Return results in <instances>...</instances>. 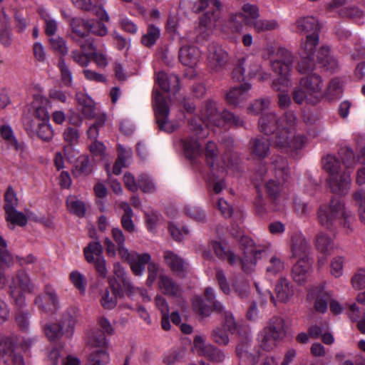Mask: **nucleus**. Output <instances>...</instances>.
<instances>
[{
	"label": "nucleus",
	"instance_id": "1",
	"mask_svg": "<svg viewBox=\"0 0 365 365\" xmlns=\"http://www.w3.org/2000/svg\"><path fill=\"white\" fill-rule=\"evenodd\" d=\"M239 244L242 252L241 258H237L233 252L226 250L218 242L212 241L210 245L219 258L226 259L231 265L240 264L245 272H254L258 258L257 255L264 252V250L259 245H257L252 239L246 235L241 236Z\"/></svg>",
	"mask_w": 365,
	"mask_h": 365
},
{
	"label": "nucleus",
	"instance_id": "2",
	"mask_svg": "<svg viewBox=\"0 0 365 365\" xmlns=\"http://www.w3.org/2000/svg\"><path fill=\"white\" fill-rule=\"evenodd\" d=\"M293 63V56L284 48H278L274 58L270 60L272 71L280 76L277 80L272 82V87L276 91H282L278 94V105L281 108H286L291 103L289 96L284 92L283 88L288 86L287 76L291 72Z\"/></svg>",
	"mask_w": 365,
	"mask_h": 365
},
{
	"label": "nucleus",
	"instance_id": "3",
	"mask_svg": "<svg viewBox=\"0 0 365 365\" xmlns=\"http://www.w3.org/2000/svg\"><path fill=\"white\" fill-rule=\"evenodd\" d=\"M319 224L327 230H333L339 224L346 233L352 231L350 214L346 210L344 203L338 198L331 199L329 205H322L317 212Z\"/></svg>",
	"mask_w": 365,
	"mask_h": 365
},
{
	"label": "nucleus",
	"instance_id": "4",
	"mask_svg": "<svg viewBox=\"0 0 365 365\" xmlns=\"http://www.w3.org/2000/svg\"><path fill=\"white\" fill-rule=\"evenodd\" d=\"M200 115L203 123L217 127L229 123L235 127H242L244 121L232 113L224 110L220 112L217 107V102L212 99H207L202 102L200 109Z\"/></svg>",
	"mask_w": 365,
	"mask_h": 365
},
{
	"label": "nucleus",
	"instance_id": "5",
	"mask_svg": "<svg viewBox=\"0 0 365 365\" xmlns=\"http://www.w3.org/2000/svg\"><path fill=\"white\" fill-rule=\"evenodd\" d=\"M212 11L203 14L199 19L198 32L202 38H207L215 26V22L220 18L222 4L219 0H197L192 6L193 12L198 14L208 6Z\"/></svg>",
	"mask_w": 365,
	"mask_h": 365
},
{
	"label": "nucleus",
	"instance_id": "6",
	"mask_svg": "<svg viewBox=\"0 0 365 365\" xmlns=\"http://www.w3.org/2000/svg\"><path fill=\"white\" fill-rule=\"evenodd\" d=\"M292 258L297 259L292 267L293 274H306L310 271L313 259L312 247L304 237L294 235L291 238Z\"/></svg>",
	"mask_w": 365,
	"mask_h": 365
},
{
	"label": "nucleus",
	"instance_id": "7",
	"mask_svg": "<svg viewBox=\"0 0 365 365\" xmlns=\"http://www.w3.org/2000/svg\"><path fill=\"white\" fill-rule=\"evenodd\" d=\"M109 288L101 293L100 303L105 309H113L118 304V297L124 293L130 294L132 284L126 275H111L108 278Z\"/></svg>",
	"mask_w": 365,
	"mask_h": 365
},
{
	"label": "nucleus",
	"instance_id": "8",
	"mask_svg": "<svg viewBox=\"0 0 365 365\" xmlns=\"http://www.w3.org/2000/svg\"><path fill=\"white\" fill-rule=\"evenodd\" d=\"M214 310L224 317L221 326L215 327L211 333V339L220 346H226L230 342V334H232L237 330V322L232 313L226 310L222 304L220 302L214 303Z\"/></svg>",
	"mask_w": 365,
	"mask_h": 365
},
{
	"label": "nucleus",
	"instance_id": "9",
	"mask_svg": "<svg viewBox=\"0 0 365 365\" xmlns=\"http://www.w3.org/2000/svg\"><path fill=\"white\" fill-rule=\"evenodd\" d=\"M8 283L10 294L15 304L21 307L24 304L26 292L34 290L35 286L30 282L29 275H0V288L6 287Z\"/></svg>",
	"mask_w": 365,
	"mask_h": 365
},
{
	"label": "nucleus",
	"instance_id": "10",
	"mask_svg": "<svg viewBox=\"0 0 365 365\" xmlns=\"http://www.w3.org/2000/svg\"><path fill=\"white\" fill-rule=\"evenodd\" d=\"M272 165L276 180H269L265 189L269 197L276 200L280 195L282 184L289 178V170L287 160L281 156L275 157Z\"/></svg>",
	"mask_w": 365,
	"mask_h": 365
},
{
	"label": "nucleus",
	"instance_id": "11",
	"mask_svg": "<svg viewBox=\"0 0 365 365\" xmlns=\"http://www.w3.org/2000/svg\"><path fill=\"white\" fill-rule=\"evenodd\" d=\"M87 344L93 349L88 356L91 365H106L110 361V356L106 350L108 340L103 333L100 331L90 332Z\"/></svg>",
	"mask_w": 365,
	"mask_h": 365
},
{
	"label": "nucleus",
	"instance_id": "12",
	"mask_svg": "<svg viewBox=\"0 0 365 365\" xmlns=\"http://www.w3.org/2000/svg\"><path fill=\"white\" fill-rule=\"evenodd\" d=\"M307 298L310 301H314V307L318 312L325 313L328 308V302L334 314H340L344 310V307L339 302L331 299V293L325 289L324 285L312 287L309 291Z\"/></svg>",
	"mask_w": 365,
	"mask_h": 365
},
{
	"label": "nucleus",
	"instance_id": "13",
	"mask_svg": "<svg viewBox=\"0 0 365 365\" xmlns=\"http://www.w3.org/2000/svg\"><path fill=\"white\" fill-rule=\"evenodd\" d=\"M153 96L154 113L158 129L168 133L175 131L179 124L168 120L170 108L165 97L159 91H154Z\"/></svg>",
	"mask_w": 365,
	"mask_h": 365
},
{
	"label": "nucleus",
	"instance_id": "14",
	"mask_svg": "<svg viewBox=\"0 0 365 365\" xmlns=\"http://www.w3.org/2000/svg\"><path fill=\"white\" fill-rule=\"evenodd\" d=\"M15 336L0 337V360L5 365H25L23 356L16 352Z\"/></svg>",
	"mask_w": 365,
	"mask_h": 365
},
{
	"label": "nucleus",
	"instance_id": "15",
	"mask_svg": "<svg viewBox=\"0 0 365 365\" xmlns=\"http://www.w3.org/2000/svg\"><path fill=\"white\" fill-rule=\"evenodd\" d=\"M217 282L221 290L226 294L232 290L241 298L247 297L250 291V283L244 275H217Z\"/></svg>",
	"mask_w": 365,
	"mask_h": 365
},
{
	"label": "nucleus",
	"instance_id": "16",
	"mask_svg": "<svg viewBox=\"0 0 365 365\" xmlns=\"http://www.w3.org/2000/svg\"><path fill=\"white\" fill-rule=\"evenodd\" d=\"M193 349L198 355L207 358L213 363H221L225 359V354L223 351L210 343L206 342L205 339L200 335L195 336L193 339Z\"/></svg>",
	"mask_w": 365,
	"mask_h": 365
},
{
	"label": "nucleus",
	"instance_id": "17",
	"mask_svg": "<svg viewBox=\"0 0 365 365\" xmlns=\"http://www.w3.org/2000/svg\"><path fill=\"white\" fill-rule=\"evenodd\" d=\"M258 126L259 131L264 135H274V142L277 135H282L284 131V128L281 130V118L272 112L263 114L259 119Z\"/></svg>",
	"mask_w": 365,
	"mask_h": 365
},
{
	"label": "nucleus",
	"instance_id": "18",
	"mask_svg": "<svg viewBox=\"0 0 365 365\" xmlns=\"http://www.w3.org/2000/svg\"><path fill=\"white\" fill-rule=\"evenodd\" d=\"M87 262H93L99 274L106 272V261L102 256L103 247L98 241L91 242L83 250Z\"/></svg>",
	"mask_w": 365,
	"mask_h": 365
},
{
	"label": "nucleus",
	"instance_id": "19",
	"mask_svg": "<svg viewBox=\"0 0 365 365\" xmlns=\"http://www.w3.org/2000/svg\"><path fill=\"white\" fill-rule=\"evenodd\" d=\"M34 304L41 313H53L58 308V300L53 288L46 285L44 294L38 295L35 299Z\"/></svg>",
	"mask_w": 365,
	"mask_h": 365
},
{
	"label": "nucleus",
	"instance_id": "20",
	"mask_svg": "<svg viewBox=\"0 0 365 365\" xmlns=\"http://www.w3.org/2000/svg\"><path fill=\"white\" fill-rule=\"evenodd\" d=\"M148 264L149 274H156L159 272L158 264L151 261V257L148 253L138 254L133 252L129 265L135 274H140L144 270L145 265Z\"/></svg>",
	"mask_w": 365,
	"mask_h": 365
},
{
	"label": "nucleus",
	"instance_id": "21",
	"mask_svg": "<svg viewBox=\"0 0 365 365\" xmlns=\"http://www.w3.org/2000/svg\"><path fill=\"white\" fill-rule=\"evenodd\" d=\"M331 192L345 195L348 193L351 187V173L349 171H344L339 177L336 175L329 177L327 180Z\"/></svg>",
	"mask_w": 365,
	"mask_h": 365
},
{
	"label": "nucleus",
	"instance_id": "22",
	"mask_svg": "<svg viewBox=\"0 0 365 365\" xmlns=\"http://www.w3.org/2000/svg\"><path fill=\"white\" fill-rule=\"evenodd\" d=\"M292 132L288 133V130L283 131V135H277L274 144L279 148H287L294 151L302 149L305 145V138L303 135H294L292 138Z\"/></svg>",
	"mask_w": 365,
	"mask_h": 365
},
{
	"label": "nucleus",
	"instance_id": "23",
	"mask_svg": "<svg viewBox=\"0 0 365 365\" xmlns=\"http://www.w3.org/2000/svg\"><path fill=\"white\" fill-rule=\"evenodd\" d=\"M207 59L210 66L217 71L227 63L228 54L220 46L213 43L209 46Z\"/></svg>",
	"mask_w": 365,
	"mask_h": 365
},
{
	"label": "nucleus",
	"instance_id": "24",
	"mask_svg": "<svg viewBox=\"0 0 365 365\" xmlns=\"http://www.w3.org/2000/svg\"><path fill=\"white\" fill-rule=\"evenodd\" d=\"M155 81L159 87L168 93L175 94L180 88L179 78L173 73L168 74L164 71H160L156 73Z\"/></svg>",
	"mask_w": 365,
	"mask_h": 365
},
{
	"label": "nucleus",
	"instance_id": "25",
	"mask_svg": "<svg viewBox=\"0 0 365 365\" xmlns=\"http://www.w3.org/2000/svg\"><path fill=\"white\" fill-rule=\"evenodd\" d=\"M297 33L299 34H319L320 26L319 21L312 16H301L295 21Z\"/></svg>",
	"mask_w": 365,
	"mask_h": 365
},
{
	"label": "nucleus",
	"instance_id": "26",
	"mask_svg": "<svg viewBox=\"0 0 365 365\" xmlns=\"http://www.w3.org/2000/svg\"><path fill=\"white\" fill-rule=\"evenodd\" d=\"M250 153L253 158L264 159L269 151V142L262 138L256 137L250 140Z\"/></svg>",
	"mask_w": 365,
	"mask_h": 365
},
{
	"label": "nucleus",
	"instance_id": "27",
	"mask_svg": "<svg viewBox=\"0 0 365 365\" xmlns=\"http://www.w3.org/2000/svg\"><path fill=\"white\" fill-rule=\"evenodd\" d=\"M251 86L248 83L241 84L239 86L233 87L225 94V101L230 106H237L247 97V93Z\"/></svg>",
	"mask_w": 365,
	"mask_h": 365
},
{
	"label": "nucleus",
	"instance_id": "28",
	"mask_svg": "<svg viewBox=\"0 0 365 365\" xmlns=\"http://www.w3.org/2000/svg\"><path fill=\"white\" fill-rule=\"evenodd\" d=\"M242 11L245 13L246 17L242 14H236L230 16V21L233 23H237L234 28L235 31H238L241 27V23L245 20L246 18H250L251 19H247V22L250 21H254L259 16V10L256 5H252L250 4H244L242 7Z\"/></svg>",
	"mask_w": 365,
	"mask_h": 365
},
{
	"label": "nucleus",
	"instance_id": "29",
	"mask_svg": "<svg viewBox=\"0 0 365 365\" xmlns=\"http://www.w3.org/2000/svg\"><path fill=\"white\" fill-rule=\"evenodd\" d=\"M164 259L165 263L175 272H188L190 265L182 257L175 255L171 251L164 252Z\"/></svg>",
	"mask_w": 365,
	"mask_h": 365
},
{
	"label": "nucleus",
	"instance_id": "30",
	"mask_svg": "<svg viewBox=\"0 0 365 365\" xmlns=\"http://www.w3.org/2000/svg\"><path fill=\"white\" fill-rule=\"evenodd\" d=\"M268 334L282 340L287 334V327L284 320L280 317H273L268 322V325L263 329Z\"/></svg>",
	"mask_w": 365,
	"mask_h": 365
},
{
	"label": "nucleus",
	"instance_id": "31",
	"mask_svg": "<svg viewBox=\"0 0 365 365\" xmlns=\"http://www.w3.org/2000/svg\"><path fill=\"white\" fill-rule=\"evenodd\" d=\"M76 100L79 106L80 110L86 118H95V103L93 101L82 92L76 93Z\"/></svg>",
	"mask_w": 365,
	"mask_h": 365
},
{
	"label": "nucleus",
	"instance_id": "32",
	"mask_svg": "<svg viewBox=\"0 0 365 365\" xmlns=\"http://www.w3.org/2000/svg\"><path fill=\"white\" fill-rule=\"evenodd\" d=\"M301 86H304L310 96L319 94L322 88L321 76L317 73L307 75L300 79Z\"/></svg>",
	"mask_w": 365,
	"mask_h": 365
},
{
	"label": "nucleus",
	"instance_id": "33",
	"mask_svg": "<svg viewBox=\"0 0 365 365\" xmlns=\"http://www.w3.org/2000/svg\"><path fill=\"white\" fill-rule=\"evenodd\" d=\"M319 43V34L307 35L301 40L300 56L314 57Z\"/></svg>",
	"mask_w": 365,
	"mask_h": 365
},
{
	"label": "nucleus",
	"instance_id": "34",
	"mask_svg": "<svg viewBox=\"0 0 365 365\" xmlns=\"http://www.w3.org/2000/svg\"><path fill=\"white\" fill-rule=\"evenodd\" d=\"M199 57V51L195 47L184 46L180 49L179 59L180 62L185 66L193 67L195 65H196Z\"/></svg>",
	"mask_w": 365,
	"mask_h": 365
},
{
	"label": "nucleus",
	"instance_id": "35",
	"mask_svg": "<svg viewBox=\"0 0 365 365\" xmlns=\"http://www.w3.org/2000/svg\"><path fill=\"white\" fill-rule=\"evenodd\" d=\"M317 61L328 71H334L338 66L337 61L329 55V48L327 46H322L317 56Z\"/></svg>",
	"mask_w": 365,
	"mask_h": 365
},
{
	"label": "nucleus",
	"instance_id": "36",
	"mask_svg": "<svg viewBox=\"0 0 365 365\" xmlns=\"http://www.w3.org/2000/svg\"><path fill=\"white\" fill-rule=\"evenodd\" d=\"M275 292L279 302H287L293 296L294 290L288 280L282 277L275 286Z\"/></svg>",
	"mask_w": 365,
	"mask_h": 365
},
{
	"label": "nucleus",
	"instance_id": "37",
	"mask_svg": "<svg viewBox=\"0 0 365 365\" xmlns=\"http://www.w3.org/2000/svg\"><path fill=\"white\" fill-rule=\"evenodd\" d=\"M0 133L1 138L4 140L9 148H12L16 151H23L24 149V144L19 143L15 136L14 135L13 130L9 125H3L0 128Z\"/></svg>",
	"mask_w": 365,
	"mask_h": 365
},
{
	"label": "nucleus",
	"instance_id": "38",
	"mask_svg": "<svg viewBox=\"0 0 365 365\" xmlns=\"http://www.w3.org/2000/svg\"><path fill=\"white\" fill-rule=\"evenodd\" d=\"M79 137L78 130L75 128L68 127L64 130L63 139L67 143L63 149L65 155L68 156L73 152V146L78 143Z\"/></svg>",
	"mask_w": 365,
	"mask_h": 365
},
{
	"label": "nucleus",
	"instance_id": "39",
	"mask_svg": "<svg viewBox=\"0 0 365 365\" xmlns=\"http://www.w3.org/2000/svg\"><path fill=\"white\" fill-rule=\"evenodd\" d=\"M315 246L317 250L324 255H329L334 250L332 239L324 232H319L316 235Z\"/></svg>",
	"mask_w": 365,
	"mask_h": 365
},
{
	"label": "nucleus",
	"instance_id": "40",
	"mask_svg": "<svg viewBox=\"0 0 365 365\" xmlns=\"http://www.w3.org/2000/svg\"><path fill=\"white\" fill-rule=\"evenodd\" d=\"M249 344L241 342L236 347V354L238 358L248 365H255L259 361V355H254L249 352Z\"/></svg>",
	"mask_w": 365,
	"mask_h": 365
},
{
	"label": "nucleus",
	"instance_id": "41",
	"mask_svg": "<svg viewBox=\"0 0 365 365\" xmlns=\"http://www.w3.org/2000/svg\"><path fill=\"white\" fill-rule=\"evenodd\" d=\"M159 287L165 294L174 297H180L181 294L180 287L175 284L168 275H160Z\"/></svg>",
	"mask_w": 365,
	"mask_h": 365
},
{
	"label": "nucleus",
	"instance_id": "42",
	"mask_svg": "<svg viewBox=\"0 0 365 365\" xmlns=\"http://www.w3.org/2000/svg\"><path fill=\"white\" fill-rule=\"evenodd\" d=\"M5 219L11 225L20 227L25 226L28 222L27 217L23 212L17 211L16 207L6 208V210H5Z\"/></svg>",
	"mask_w": 365,
	"mask_h": 365
},
{
	"label": "nucleus",
	"instance_id": "43",
	"mask_svg": "<svg viewBox=\"0 0 365 365\" xmlns=\"http://www.w3.org/2000/svg\"><path fill=\"white\" fill-rule=\"evenodd\" d=\"M120 207L123 210L124 213L121 217V225L123 229L129 232H133L135 230V225L132 220L133 215V210L129 204L123 202L120 204Z\"/></svg>",
	"mask_w": 365,
	"mask_h": 365
},
{
	"label": "nucleus",
	"instance_id": "44",
	"mask_svg": "<svg viewBox=\"0 0 365 365\" xmlns=\"http://www.w3.org/2000/svg\"><path fill=\"white\" fill-rule=\"evenodd\" d=\"M70 26L72 31L74 34L73 37L81 38L86 37L89 34V21H84L81 19L75 18L71 21Z\"/></svg>",
	"mask_w": 365,
	"mask_h": 365
},
{
	"label": "nucleus",
	"instance_id": "45",
	"mask_svg": "<svg viewBox=\"0 0 365 365\" xmlns=\"http://www.w3.org/2000/svg\"><path fill=\"white\" fill-rule=\"evenodd\" d=\"M76 322V316L75 314H71L70 312L64 314L60 324L62 334L66 337H71L74 332Z\"/></svg>",
	"mask_w": 365,
	"mask_h": 365
},
{
	"label": "nucleus",
	"instance_id": "46",
	"mask_svg": "<svg viewBox=\"0 0 365 365\" xmlns=\"http://www.w3.org/2000/svg\"><path fill=\"white\" fill-rule=\"evenodd\" d=\"M91 172L92 165L89 162L88 156L86 155L79 156L76 160L75 168L73 170V175L76 176L88 175Z\"/></svg>",
	"mask_w": 365,
	"mask_h": 365
},
{
	"label": "nucleus",
	"instance_id": "47",
	"mask_svg": "<svg viewBox=\"0 0 365 365\" xmlns=\"http://www.w3.org/2000/svg\"><path fill=\"white\" fill-rule=\"evenodd\" d=\"M247 24L252 26L258 33L272 31L279 26L277 21L275 20L255 19L250 21Z\"/></svg>",
	"mask_w": 365,
	"mask_h": 365
},
{
	"label": "nucleus",
	"instance_id": "48",
	"mask_svg": "<svg viewBox=\"0 0 365 365\" xmlns=\"http://www.w3.org/2000/svg\"><path fill=\"white\" fill-rule=\"evenodd\" d=\"M184 152L187 158L192 159L200 153V145L192 138L181 140Z\"/></svg>",
	"mask_w": 365,
	"mask_h": 365
},
{
	"label": "nucleus",
	"instance_id": "49",
	"mask_svg": "<svg viewBox=\"0 0 365 365\" xmlns=\"http://www.w3.org/2000/svg\"><path fill=\"white\" fill-rule=\"evenodd\" d=\"M58 68L61 72V81L63 84L66 87H71L73 84L72 72L69 66L66 63L64 58H59Z\"/></svg>",
	"mask_w": 365,
	"mask_h": 365
},
{
	"label": "nucleus",
	"instance_id": "50",
	"mask_svg": "<svg viewBox=\"0 0 365 365\" xmlns=\"http://www.w3.org/2000/svg\"><path fill=\"white\" fill-rule=\"evenodd\" d=\"M258 340L260 347L267 351L273 350L277 346V342L280 341L277 338H274V336L268 334L264 330H262L259 334Z\"/></svg>",
	"mask_w": 365,
	"mask_h": 365
},
{
	"label": "nucleus",
	"instance_id": "51",
	"mask_svg": "<svg viewBox=\"0 0 365 365\" xmlns=\"http://www.w3.org/2000/svg\"><path fill=\"white\" fill-rule=\"evenodd\" d=\"M160 31L159 28L151 24L149 25L147 32L142 36L141 43L146 47H151L160 38Z\"/></svg>",
	"mask_w": 365,
	"mask_h": 365
},
{
	"label": "nucleus",
	"instance_id": "52",
	"mask_svg": "<svg viewBox=\"0 0 365 365\" xmlns=\"http://www.w3.org/2000/svg\"><path fill=\"white\" fill-rule=\"evenodd\" d=\"M51 48L55 53H58L61 56L64 57L68 52L66 41L60 36L51 37L48 40Z\"/></svg>",
	"mask_w": 365,
	"mask_h": 365
},
{
	"label": "nucleus",
	"instance_id": "53",
	"mask_svg": "<svg viewBox=\"0 0 365 365\" xmlns=\"http://www.w3.org/2000/svg\"><path fill=\"white\" fill-rule=\"evenodd\" d=\"M302 58L297 65V70L301 74H312L315 69L314 57L301 56Z\"/></svg>",
	"mask_w": 365,
	"mask_h": 365
},
{
	"label": "nucleus",
	"instance_id": "54",
	"mask_svg": "<svg viewBox=\"0 0 365 365\" xmlns=\"http://www.w3.org/2000/svg\"><path fill=\"white\" fill-rule=\"evenodd\" d=\"M323 168L329 174V177L335 176L340 170V163L332 155L323 158Z\"/></svg>",
	"mask_w": 365,
	"mask_h": 365
},
{
	"label": "nucleus",
	"instance_id": "55",
	"mask_svg": "<svg viewBox=\"0 0 365 365\" xmlns=\"http://www.w3.org/2000/svg\"><path fill=\"white\" fill-rule=\"evenodd\" d=\"M66 205L71 212L81 217L85 215V204L75 197H69L66 200Z\"/></svg>",
	"mask_w": 365,
	"mask_h": 365
},
{
	"label": "nucleus",
	"instance_id": "56",
	"mask_svg": "<svg viewBox=\"0 0 365 365\" xmlns=\"http://www.w3.org/2000/svg\"><path fill=\"white\" fill-rule=\"evenodd\" d=\"M34 135H37L43 141L48 142L53 138V131L48 122H38Z\"/></svg>",
	"mask_w": 365,
	"mask_h": 365
},
{
	"label": "nucleus",
	"instance_id": "57",
	"mask_svg": "<svg viewBox=\"0 0 365 365\" xmlns=\"http://www.w3.org/2000/svg\"><path fill=\"white\" fill-rule=\"evenodd\" d=\"M26 301L24 300V304L21 307H19L16 304L17 307L16 312V322L18 326L24 330H26L29 328V319L31 316L30 313L27 310H24L22 308L25 306Z\"/></svg>",
	"mask_w": 365,
	"mask_h": 365
},
{
	"label": "nucleus",
	"instance_id": "58",
	"mask_svg": "<svg viewBox=\"0 0 365 365\" xmlns=\"http://www.w3.org/2000/svg\"><path fill=\"white\" fill-rule=\"evenodd\" d=\"M351 283L354 289L361 291L357 296V301L365 304V275H354Z\"/></svg>",
	"mask_w": 365,
	"mask_h": 365
},
{
	"label": "nucleus",
	"instance_id": "59",
	"mask_svg": "<svg viewBox=\"0 0 365 365\" xmlns=\"http://www.w3.org/2000/svg\"><path fill=\"white\" fill-rule=\"evenodd\" d=\"M297 124V118L294 112L288 110L285 112L283 117L281 118V130H288V133H290L292 130H294Z\"/></svg>",
	"mask_w": 365,
	"mask_h": 365
},
{
	"label": "nucleus",
	"instance_id": "60",
	"mask_svg": "<svg viewBox=\"0 0 365 365\" xmlns=\"http://www.w3.org/2000/svg\"><path fill=\"white\" fill-rule=\"evenodd\" d=\"M346 313L350 320L357 322V324H359V321L364 320L365 318V312L364 310H360V309L354 303L347 306L346 308Z\"/></svg>",
	"mask_w": 365,
	"mask_h": 365
},
{
	"label": "nucleus",
	"instance_id": "61",
	"mask_svg": "<svg viewBox=\"0 0 365 365\" xmlns=\"http://www.w3.org/2000/svg\"><path fill=\"white\" fill-rule=\"evenodd\" d=\"M194 310L202 317H207L211 314V308L207 305L201 297L196 296L192 301Z\"/></svg>",
	"mask_w": 365,
	"mask_h": 365
},
{
	"label": "nucleus",
	"instance_id": "62",
	"mask_svg": "<svg viewBox=\"0 0 365 365\" xmlns=\"http://www.w3.org/2000/svg\"><path fill=\"white\" fill-rule=\"evenodd\" d=\"M292 96L294 102L298 104L302 103L304 101L311 103L314 102V101L312 98V96H310L306 88L304 86H301L300 84L294 90Z\"/></svg>",
	"mask_w": 365,
	"mask_h": 365
},
{
	"label": "nucleus",
	"instance_id": "63",
	"mask_svg": "<svg viewBox=\"0 0 365 365\" xmlns=\"http://www.w3.org/2000/svg\"><path fill=\"white\" fill-rule=\"evenodd\" d=\"M218 155L217 145L213 141H208L205 148V158L210 167H213Z\"/></svg>",
	"mask_w": 365,
	"mask_h": 365
},
{
	"label": "nucleus",
	"instance_id": "64",
	"mask_svg": "<svg viewBox=\"0 0 365 365\" xmlns=\"http://www.w3.org/2000/svg\"><path fill=\"white\" fill-rule=\"evenodd\" d=\"M202 121L201 118L197 119L195 118H192L188 122L190 130L199 138H204L207 135L206 131L202 126Z\"/></svg>",
	"mask_w": 365,
	"mask_h": 365
}]
</instances>
